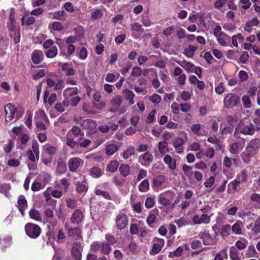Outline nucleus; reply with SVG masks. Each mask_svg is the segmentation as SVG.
I'll return each instance as SVG.
<instances>
[{"label":"nucleus","mask_w":260,"mask_h":260,"mask_svg":"<svg viewBox=\"0 0 260 260\" xmlns=\"http://www.w3.org/2000/svg\"><path fill=\"white\" fill-rule=\"evenodd\" d=\"M56 95L54 93L50 94L48 90H46L44 92V102L47 103L50 105H51L56 100Z\"/></svg>","instance_id":"30"},{"label":"nucleus","mask_w":260,"mask_h":260,"mask_svg":"<svg viewBox=\"0 0 260 260\" xmlns=\"http://www.w3.org/2000/svg\"><path fill=\"white\" fill-rule=\"evenodd\" d=\"M256 254L257 252L254 246L253 245H249L246 252L247 257H254Z\"/></svg>","instance_id":"55"},{"label":"nucleus","mask_w":260,"mask_h":260,"mask_svg":"<svg viewBox=\"0 0 260 260\" xmlns=\"http://www.w3.org/2000/svg\"><path fill=\"white\" fill-rule=\"evenodd\" d=\"M45 186L39 181L38 180V179H36V180L33 182L31 189L34 191H37L42 188H43Z\"/></svg>","instance_id":"57"},{"label":"nucleus","mask_w":260,"mask_h":260,"mask_svg":"<svg viewBox=\"0 0 260 260\" xmlns=\"http://www.w3.org/2000/svg\"><path fill=\"white\" fill-rule=\"evenodd\" d=\"M260 148V140L258 138L252 139L247 144L245 150L241 154L242 160L246 164L250 162L251 158L253 157Z\"/></svg>","instance_id":"1"},{"label":"nucleus","mask_w":260,"mask_h":260,"mask_svg":"<svg viewBox=\"0 0 260 260\" xmlns=\"http://www.w3.org/2000/svg\"><path fill=\"white\" fill-rule=\"evenodd\" d=\"M122 99L120 95H116L112 97L110 101V105L111 106L110 111L115 112L117 111L122 103Z\"/></svg>","instance_id":"15"},{"label":"nucleus","mask_w":260,"mask_h":260,"mask_svg":"<svg viewBox=\"0 0 260 260\" xmlns=\"http://www.w3.org/2000/svg\"><path fill=\"white\" fill-rule=\"evenodd\" d=\"M80 124L83 128L92 132L94 131L96 127V123L95 121L91 119H85L82 120Z\"/></svg>","instance_id":"21"},{"label":"nucleus","mask_w":260,"mask_h":260,"mask_svg":"<svg viewBox=\"0 0 260 260\" xmlns=\"http://www.w3.org/2000/svg\"><path fill=\"white\" fill-rule=\"evenodd\" d=\"M29 215L31 219L40 221L42 220L40 213L35 209H31L29 212Z\"/></svg>","instance_id":"44"},{"label":"nucleus","mask_w":260,"mask_h":260,"mask_svg":"<svg viewBox=\"0 0 260 260\" xmlns=\"http://www.w3.org/2000/svg\"><path fill=\"white\" fill-rule=\"evenodd\" d=\"M168 146V143L166 141L159 142L158 143V150L159 152L162 155L168 152L169 151Z\"/></svg>","instance_id":"48"},{"label":"nucleus","mask_w":260,"mask_h":260,"mask_svg":"<svg viewBox=\"0 0 260 260\" xmlns=\"http://www.w3.org/2000/svg\"><path fill=\"white\" fill-rule=\"evenodd\" d=\"M217 235V234L216 233L214 235H211L208 231H204V232H200L199 236L200 239L202 240L204 245H213L216 243V237Z\"/></svg>","instance_id":"6"},{"label":"nucleus","mask_w":260,"mask_h":260,"mask_svg":"<svg viewBox=\"0 0 260 260\" xmlns=\"http://www.w3.org/2000/svg\"><path fill=\"white\" fill-rule=\"evenodd\" d=\"M76 33L78 32L79 35L73 36H71L66 38L65 42L67 45H73L77 41L81 39L84 34V31L82 27L79 26L75 29Z\"/></svg>","instance_id":"11"},{"label":"nucleus","mask_w":260,"mask_h":260,"mask_svg":"<svg viewBox=\"0 0 260 260\" xmlns=\"http://www.w3.org/2000/svg\"><path fill=\"white\" fill-rule=\"evenodd\" d=\"M43 152H45L50 156L52 157L56 153L57 148L50 144H46L43 146Z\"/></svg>","instance_id":"32"},{"label":"nucleus","mask_w":260,"mask_h":260,"mask_svg":"<svg viewBox=\"0 0 260 260\" xmlns=\"http://www.w3.org/2000/svg\"><path fill=\"white\" fill-rule=\"evenodd\" d=\"M44 58L43 52L39 50H34L31 54V60L34 64H38L42 62Z\"/></svg>","instance_id":"22"},{"label":"nucleus","mask_w":260,"mask_h":260,"mask_svg":"<svg viewBox=\"0 0 260 260\" xmlns=\"http://www.w3.org/2000/svg\"><path fill=\"white\" fill-rule=\"evenodd\" d=\"M90 249L95 252L100 251L104 254H108L111 248L107 243L94 242L90 245Z\"/></svg>","instance_id":"7"},{"label":"nucleus","mask_w":260,"mask_h":260,"mask_svg":"<svg viewBox=\"0 0 260 260\" xmlns=\"http://www.w3.org/2000/svg\"><path fill=\"white\" fill-rule=\"evenodd\" d=\"M228 1V0H216L214 2V7L217 9L222 11Z\"/></svg>","instance_id":"63"},{"label":"nucleus","mask_w":260,"mask_h":260,"mask_svg":"<svg viewBox=\"0 0 260 260\" xmlns=\"http://www.w3.org/2000/svg\"><path fill=\"white\" fill-rule=\"evenodd\" d=\"M231 39L232 40V44L233 46L238 48V42L242 43L244 41V37L242 36L241 34L239 33L237 35L233 36Z\"/></svg>","instance_id":"37"},{"label":"nucleus","mask_w":260,"mask_h":260,"mask_svg":"<svg viewBox=\"0 0 260 260\" xmlns=\"http://www.w3.org/2000/svg\"><path fill=\"white\" fill-rule=\"evenodd\" d=\"M79 90L77 87H68L63 92L64 106L75 107L81 100L78 95Z\"/></svg>","instance_id":"2"},{"label":"nucleus","mask_w":260,"mask_h":260,"mask_svg":"<svg viewBox=\"0 0 260 260\" xmlns=\"http://www.w3.org/2000/svg\"><path fill=\"white\" fill-rule=\"evenodd\" d=\"M231 231V226L230 224H225L221 226L219 233L223 237H227L230 235Z\"/></svg>","instance_id":"43"},{"label":"nucleus","mask_w":260,"mask_h":260,"mask_svg":"<svg viewBox=\"0 0 260 260\" xmlns=\"http://www.w3.org/2000/svg\"><path fill=\"white\" fill-rule=\"evenodd\" d=\"M202 146L199 142H194L190 144L188 147V150L192 151L201 150Z\"/></svg>","instance_id":"62"},{"label":"nucleus","mask_w":260,"mask_h":260,"mask_svg":"<svg viewBox=\"0 0 260 260\" xmlns=\"http://www.w3.org/2000/svg\"><path fill=\"white\" fill-rule=\"evenodd\" d=\"M229 255L231 260H241L239 256V251L234 246L230 247Z\"/></svg>","instance_id":"41"},{"label":"nucleus","mask_w":260,"mask_h":260,"mask_svg":"<svg viewBox=\"0 0 260 260\" xmlns=\"http://www.w3.org/2000/svg\"><path fill=\"white\" fill-rule=\"evenodd\" d=\"M248 244V242L245 239L239 240L236 242L235 244V247L237 249L243 250L244 249Z\"/></svg>","instance_id":"50"},{"label":"nucleus","mask_w":260,"mask_h":260,"mask_svg":"<svg viewBox=\"0 0 260 260\" xmlns=\"http://www.w3.org/2000/svg\"><path fill=\"white\" fill-rule=\"evenodd\" d=\"M58 53L57 48L55 46L51 47L46 53V55L48 58H53L56 56Z\"/></svg>","instance_id":"64"},{"label":"nucleus","mask_w":260,"mask_h":260,"mask_svg":"<svg viewBox=\"0 0 260 260\" xmlns=\"http://www.w3.org/2000/svg\"><path fill=\"white\" fill-rule=\"evenodd\" d=\"M18 207L19 211L22 216L24 215V211L27 206V201L24 196L21 195L19 196L17 201Z\"/></svg>","instance_id":"24"},{"label":"nucleus","mask_w":260,"mask_h":260,"mask_svg":"<svg viewBox=\"0 0 260 260\" xmlns=\"http://www.w3.org/2000/svg\"><path fill=\"white\" fill-rule=\"evenodd\" d=\"M210 208L208 206H206L204 208L201 209V212L203 213L201 215L196 214L192 216V221L194 225L196 224H207L210 222V216L204 214V213L208 212Z\"/></svg>","instance_id":"3"},{"label":"nucleus","mask_w":260,"mask_h":260,"mask_svg":"<svg viewBox=\"0 0 260 260\" xmlns=\"http://www.w3.org/2000/svg\"><path fill=\"white\" fill-rule=\"evenodd\" d=\"M215 38L218 43L220 46L225 47L229 45L231 37L225 33Z\"/></svg>","instance_id":"26"},{"label":"nucleus","mask_w":260,"mask_h":260,"mask_svg":"<svg viewBox=\"0 0 260 260\" xmlns=\"http://www.w3.org/2000/svg\"><path fill=\"white\" fill-rule=\"evenodd\" d=\"M244 142H234L229 146L230 152L233 154H238L244 148Z\"/></svg>","instance_id":"18"},{"label":"nucleus","mask_w":260,"mask_h":260,"mask_svg":"<svg viewBox=\"0 0 260 260\" xmlns=\"http://www.w3.org/2000/svg\"><path fill=\"white\" fill-rule=\"evenodd\" d=\"M239 103V98L237 94L233 93H228L223 99L224 106L228 108L236 107Z\"/></svg>","instance_id":"9"},{"label":"nucleus","mask_w":260,"mask_h":260,"mask_svg":"<svg viewBox=\"0 0 260 260\" xmlns=\"http://www.w3.org/2000/svg\"><path fill=\"white\" fill-rule=\"evenodd\" d=\"M165 181V178L164 176H158L154 178L153 184L156 187L161 186Z\"/></svg>","instance_id":"59"},{"label":"nucleus","mask_w":260,"mask_h":260,"mask_svg":"<svg viewBox=\"0 0 260 260\" xmlns=\"http://www.w3.org/2000/svg\"><path fill=\"white\" fill-rule=\"evenodd\" d=\"M242 226L243 224L242 221L238 220L232 226H231V230L235 235H241L242 233Z\"/></svg>","instance_id":"35"},{"label":"nucleus","mask_w":260,"mask_h":260,"mask_svg":"<svg viewBox=\"0 0 260 260\" xmlns=\"http://www.w3.org/2000/svg\"><path fill=\"white\" fill-rule=\"evenodd\" d=\"M165 245V241L162 239L156 238L154 240V244L152 246L151 253L156 254L159 253Z\"/></svg>","instance_id":"17"},{"label":"nucleus","mask_w":260,"mask_h":260,"mask_svg":"<svg viewBox=\"0 0 260 260\" xmlns=\"http://www.w3.org/2000/svg\"><path fill=\"white\" fill-rule=\"evenodd\" d=\"M251 232L255 235L260 233V216L255 221Z\"/></svg>","instance_id":"52"},{"label":"nucleus","mask_w":260,"mask_h":260,"mask_svg":"<svg viewBox=\"0 0 260 260\" xmlns=\"http://www.w3.org/2000/svg\"><path fill=\"white\" fill-rule=\"evenodd\" d=\"M178 64L182 68L184 69L188 73L193 72V70L195 69L194 65L186 60L177 61Z\"/></svg>","instance_id":"29"},{"label":"nucleus","mask_w":260,"mask_h":260,"mask_svg":"<svg viewBox=\"0 0 260 260\" xmlns=\"http://www.w3.org/2000/svg\"><path fill=\"white\" fill-rule=\"evenodd\" d=\"M69 135H73L75 136H82L84 134L81 132L80 128L78 126H73L68 132Z\"/></svg>","instance_id":"58"},{"label":"nucleus","mask_w":260,"mask_h":260,"mask_svg":"<svg viewBox=\"0 0 260 260\" xmlns=\"http://www.w3.org/2000/svg\"><path fill=\"white\" fill-rule=\"evenodd\" d=\"M65 228L68 230L69 237L72 239L78 240L81 237V231L79 228L70 229L69 225L67 224L65 225Z\"/></svg>","instance_id":"19"},{"label":"nucleus","mask_w":260,"mask_h":260,"mask_svg":"<svg viewBox=\"0 0 260 260\" xmlns=\"http://www.w3.org/2000/svg\"><path fill=\"white\" fill-rule=\"evenodd\" d=\"M183 251L182 248L180 246L175 251L170 252L168 256L170 258L179 257L182 255Z\"/></svg>","instance_id":"53"},{"label":"nucleus","mask_w":260,"mask_h":260,"mask_svg":"<svg viewBox=\"0 0 260 260\" xmlns=\"http://www.w3.org/2000/svg\"><path fill=\"white\" fill-rule=\"evenodd\" d=\"M122 94L124 99L128 101V104L130 105H132L135 103L134 99L135 95L133 91L128 89H124L122 91Z\"/></svg>","instance_id":"33"},{"label":"nucleus","mask_w":260,"mask_h":260,"mask_svg":"<svg viewBox=\"0 0 260 260\" xmlns=\"http://www.w3.org/2000/svg\"><path fill=\"white\" fill-rule=\"evenodd\" d=\"M197 49V47L189 45L187 48L184 49V54L188 58H192L194 55V52Z\"/></svg>","instance_id":"45"},{"label":"nucleus","mask_w":260,"mask_h":260,"mask_svg":"<svg viewBox=\"0 0 260 260\" xmlns=\"http://www.w3.org/2000/svg\"><path fill=\"white\" fill-rule=\"evenodd\" d=\"M163 161L170 170H174L176 168V160L175 159H173L171 155H165Z\"/></svg>","instance_id":"23"},{"label":"nucleus","mask_w":260,"mask_h":260,"mask_svg":"<svg viewBox=\"0 0 260 260\" xmlns=\"http://www.w3.org/2000/svg\"><path fill=\"white\" fill-rule=\"evenodd\" d=\"M135 154V147H129L123 152L122 156L124 159H127Z\"/></svg>","instance_id":"49"},{"label":"nucleus","mask_w":260,"mask_h":260,"mask_svg":"<svg viewBox=\"0 0 260 260\" xmlns=\"http://www.w3.org/2000/svg\"><path fill=\"white\" fill-rule=\"evenodd\" d=\"M37 179L45 186L50 181L51 176L47 173L42 172L38 176Z\"/></svg>","instance_id":"34"},{"label":"nucleus","mask_w":260,"mask_h":260,"mask_svg":"<svg viewBox=\"0 0 260 260\" xmlns=\"http://www.w3.org/2000/svg\"><path fill=\"white\" fill-rule=\"evenodd\" d=\"M115 221L116 226L119 230L124 229L128 224V219L126 215L122 213L117 215Z\"/></svg>","instance_id":"13"},{"label":"nucleus","mask_w":260,"mask_h":260,"mask_svg":"<svg viewBox=\"0 0 260 260\" xmlns=\"http://www.w3.org/2000/svg\"><path fill=\"white\" fill-rule=\"evenodd\" d=\"M5 121L10 122L15 119V120H18L21 114L19 115L17 111L16 108L12 104H7L5 107Z\"/></svg>","instance_id":"5"},{"label":"nucleus","mask_w":260,"mask_h":260,"mask_svg":"<svg viewBox=\"0 0 260 260\" xmlns=\"http://www.w3.org/2000/svg\"><path fill=\"white\" fill-rule=\"evenodd\" d=\"M83 160L79 157H72L68 161L69 170L72 172H76L83 164Z\"/></svg>","instance_id":"14"},{"label":"nucleus","mask_w":260,"mask_h":260,"mask_svg":"<svg viewBox=\"0 0 260 260\" xmlns=\"http://www.w3.org/2000/svg\"><path fill=\"white\" fill-rule=\"evenodd\" d=\"M72 254L76 260H81L82 258L81 252L77 246H74L72 249Z\"/></svg>","instance_id":"56"},{"label":"nucleus","mask_w":260,"mask_h":260,"mask_svg":"<svg viewBox=\"0 0 260 260\" xmlns=\"http://www.w3.org/2000/svg\"><path fill=\"white\" fill-rule=\"evenodd\" d=\"M44 215L47 222H51L54 218V213L53 211L49 208H47L44 210Z\"/></svg>","instance_id":"47"},{"label":"nucleus","mask_w":260,"mask_h":260,"mask_svg":"<svg viewBox=\"0 0 260 260\" xmlns=\"http://www.w3.org/2000/svg\"><path fill=\"white\" fill-rule=\"evenodd\" d=\"M84 218L83 211L81 209H77L73 213L70 221L72 223L79 224L81 223Z\"/></svg>","instance_id":"16"},{"label":"nucleus","mask_w":260,"mask_h":260,"mask_svg":"<svg viewBox=\"0 0 260 260\" xmlns=\"http://www.w3.org/2000/svg\"><path fill=\"white\" fill-rule=\"evenodd\" d=\"M25 230L26 235L31 238L36 239L38 237L41 233V228L37 224L28 223L25 226Z\"/></svg>","instance_id":"8"},{"label":"nucleus","mask_w":260,"mask_h":260,"mask_svg":"<svg viewBox=\"0 0 260 260\" xmlns=\"http://www.w3.org/2000/svg\"><path fill=\"white\" fill-rule=\"evenodd\" d=\"M76 190L79 193L84 194L88 190V186L85 180L77 181L76 183Z\"/></svg>","instance_id":"25"},{"label":"nucleus","mask_w":260,"mask_h":260,"mask_svg":"<svg viewBox=\"0 0 260 260\" xmlns=\"http://www.w3.org/2000/svg\"><path fill=\"white\" fill-rule=\"evenodd\" d=\"M153 159L151 153L146 152L141 154L138 157V161L143 166L148 167Z\"/></svg>","instance_id":"12"},{"label":"nucleus","mask_w":260,"mask_h":260,"mask_svg":"<svg viewBox=\"0 0 260 260\" xmlns=\"http://www.w3.org/2000/svg\"><path fill=\"white\" fill-rule=\"evenodd\" d=\"M119 163L116 160L110 161L107 167V170L111 172H115L119 167Z\"/></svg>","instance_id":"46"},{"label":"nucleus","mask_w":260,"mask_h":260,"mask_svg":"<svg viewBox=\"0 0 260 260\" xmlns=\"http://www.w3.org/2000/svg\"><path fill=\"white\" fill-rule=\"evenodd\" d=\"M175 196V193L171 191H165L158 196V203L163 206H168L171 204V198Z\"/></svg>","instance_id":"10"},{"label":"nucleus","mask_w":260,"mask_h":260,"mask_svg":"<svg viewBox=\"0 0 260 260\" xmlns=\"http://www.w3.org/2000/svg\"><path fill=\"white\" fill-rule=\"evenodd\" d=\"M149 189V183L147 179L144 180L139 186V190L140 191L145 192L147 191Z\"/></svg>","instance_id":"54"},{"label":"nucleus","mask_w":260,"mask_h":260,"mask_svg":"<svg viewBox=\"0 0 260 260\" xmlns=\"http://www.w3.org/2000/svg\"><path fill=\"white\" fill-rule=\"evenodd\" d=\"M35 121H45L46 123H49L48 118L43 110H39L35 113Z\"/></svg>","instance_id":"28"},{"label":"nucleus","mask_w":260,"mask_h":260,"mask_svg":"<svg viewBox=\"0 0 260 260\" xmlns=\"http://www.w3.org/2000/svg\"><path fill=\"white\" fill-rule=\"evenodd\" d=\"M190 128L193 134L197 136H202L206 135L205 131L202 132L201 125L199 123L192 124Z\"/></svg>","instance_id":"38"},{"label":"nucleus","mask_w":260,"mask_h":260,"mask_svg":"<svg viewBox=\"0 0 260 260\" xmlns=\"http://www.w3.org/2000/svg\"><path fill=\"white\" fill-rule=\"evenodd\" d=\"M255 132V128L251 123L247 124L240 123L238 125L234 132V136L236 138H239V134L241 133L244 135H253Z\"/></svg>","instance_id":"4"},{"label":"nucleus","mask_w":260,"mask_h":260,"mask_svg":"<svg viewBox=\"0 0 260 260\" xmlns=\"http://www.w3.org/2000/svg\"><path fill=\"white\" fill-rule=\"evenodd\" d=\"M102 170L96 167H93L89 170V175L94 178L100 177L103 175Z\"/></svg>","instance_id":"40"},{"label":"nucleus","mask_w":260,"mask_h":260,"mask_svg":"<svg viewBox=\"0 0 260 260\" xmlns=\"http://www.w3.org/2000/svg\"><path fill=\"white\" fill-rule=\"evenodd\" d=\"M58 66L61 68L62 70L66 72V75L67 76H73L75 75V70L71 68L70 64L68 63L58 62Z\"/></svg>","instance_id":"27"},{"label":"nucleus","mask_w":260,"mask_h":260,"mask_svg":"<svg viewBox=\"0 0 260 260\" xmlns=\"http://www.w3.org/2000/svg\"><path fill=\"white\" fill-rule=\"evenodd\" d=\"M14 146V141L12 139H9L7 142V143L4 145V149L7 153H9L12 150V148Z\"/></svg>","instance_id":"61"},{"label":"nucleus","mask_w":260,"mask_h":260,"mask_svg":"<svg viewBox=\"0 0 260 260\" xmlns=\"http://www.w3.org/2000/svg\"><path fill=\"white\" fill-rule=\"evenodd\" d=\"M50 15H52L53 18L59 20H64L67 17V14L64 11H59L52 13L50 14Z\"/></svg>","instance_id":"42"},{"label":"nucleus","mask_w":260,"mask_h":260,"mask_svg":"<svg viewBox=\"0 0 260 260\" xmlns=\"http://www.w3.org/2000/svg\"><path fill=\"white\" fill-rule=\"evenodd\" d=\"M130 167L128 165L122 164L119 167L121 174L124 177H127L130 173Z\"/></svg>","instance_id":"51"},{"label":"nucleus","mask_w":260,"mask_h":260,"mask_svg":"<svg viewBox=\"0 0 260 260\" xmlns=\"http://www.w3.org/2000/svg\"><path fill=\"white\" fill-rule=\"evenodd\" d=\"M103 15V12L101 10L96 9L91 14V19L95 20L101 18Z\"/></svg>","instance_id":"60"},{"label":"nucleus","mask_w":260,"mask_h":260,"mask_svg":"<svg viewBox=\"0 0 260 260\" xmlns=\"http://www.w3.org/2000/svg\"><path fill=\"white\" fill-rule=\"evenodd\" d=\"M184 144V141L183 139L180 137L176 138L173 141V146L177 153L181 154L184 151L183 147Z\"/></svg>","instance_id":"20"},{"label":"nucleus","mask_w":260,"mask_h":260,"mask_svg":"<svg viewBox=\"0 0 260 260\" xmlns=\"http://www.w3.org/2000/svg\"><path fill=\"white\" fill-rule=\"evenodd\" d=\"M236 179L241 183L247 182L248 179L247 171L245 169L241 170L237 174Z\"/></svg>","instance_id":"31"},{"label":"nucleus","mask_w":260,"mask_h":260,"mask_svg":"<svg viewBox=\"0 0 260 260\" xmlns=\"http://www.w3.org/2000/svg\"><path fill=\"white\" fill-rule=\"evenodd\" d=\"M118 150V147L116 144L114 143H106V153L108 155L114 154Z\"/></svg>","instance_id":"36"},{"label":"nucleus","mask_w":260,"mask_h":260,"mask_svg":"<svg viewBox=\"0 0 260 260\" xmlns=\"http://www.w3.org/2000/svg\"><path fill=\"white\" fill-rule=\"evenodd\" d=\"M18 140L20 141L21 145L19 147V148L21 149H23L25 147L26 144L29 140V137L27 133H24L20 135V136H19Z\"/></svg>","instance_id":"39"}]
</instances>
